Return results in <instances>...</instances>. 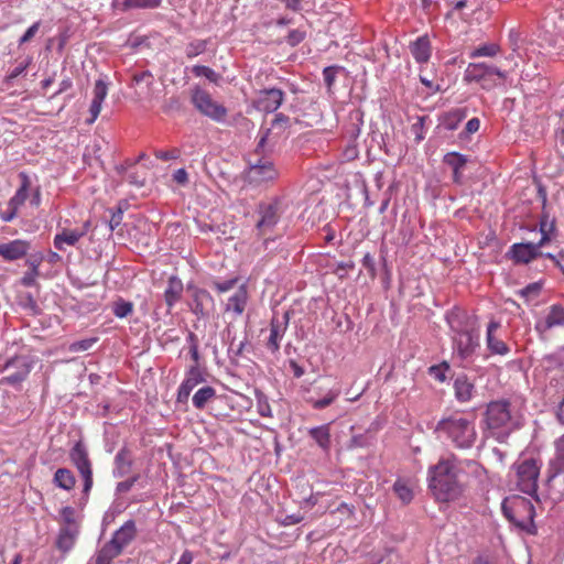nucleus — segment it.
Returning a JSON list of instances; mask_svg holds the SVG:
<instances>
[{"instance_id": "obj_36", "label": "nucleus", "mask_w": 564, "mask_h": 564, "mask_svg": "<svg viewBox=\"0 0 564 564\" xmlns=\"http://www.w3.org/2000/svg\"><path fill=\"white\" fill-rule=\"evenodd\" d=\"M80 238L83 237L77 228H63L58 234L55 235L53 242L57 250H64V245L75 246L80 240Z\"/></svg>"}, {"instance_id": "obj_9", "label": "nucleus", "mask_w": 564, "mask_h": 564, "mask_svg": "<svg viewBox=\"0 0 564 564\" xmlns=\"http://www.w3.org/2000/svg\"><path fill=\"white\" fill-rule=\"evenodd\" d=\"M280 173L274 163L267 158H259L254 162H249L245 172V181L254 186H261L278 180Z\"/></svg>"}, {"instance_id": "obj_42", "label": "nucleus", "mask_w": 564, "mask_h": 564, "mask_svg": "<svg viewBox=\"0 0 564 564\" xmlns=\"http://www.w3.org/2000/svg\"><path fill=\"white\" fill-rule=\"evenodd\" d=\"M116 557H118V555L104 544L102 547L96 552L88 564H111Z\"/></svg>"}, {"instance_id": "obj_57", "label": "nucleus", "mask_w": 564, "mask_h": 564, "mask_svg": "<svg viewBox=\"0 0 564 564\" xmlns=\"http://www.w3.org/2000/svg\"><path fill=\"white\" fill-rule=\"evenodd\" d=\"M45 260V256L43 252L31 253L25 261V264L29 267V270L33 273H40V265Z\"/></svg>"}, {"instance_id": "obj_16", "label": "nucleus", "mask_w": 564, "mask_h": 564, "mask_svg": "<svg viewBox=\"0 0 564 564\" xmlns=\"http://www.w3.org/2000/svg\"><path fill=\"white\" fill-rule=\"evenodd\" d=\"M284 91L279 88H264L258 91L254 107L263 112H275L284 101Z\"/></svg>"}, {"instance_id": "obj_21", "label": "nucleus", "mask_w": 564, "mask_h": 564, "mask_svg": "<svg viewBox=\"0 0 564 564\" xmlns=\"http://www.w3.org/2000/svg\"><path fill=\"white\" fill-rule=\"evenodd\" d=\"M454 397L458 403H467L476 395V387L466 375H458L453 382Z\"/></svg>"}, {"instance_id": "obj_51", "label": "nucleus", "mask_w": 564, "mask_h": 564, "mask_svg": "<svg viewBox=\"0 0 564 564\" xmlns=\"http://www.w3.org/2000/svg\"><path fill=\"white\" fill-rule=\"evenodd\" d=\"M341 69L343 67L337 65L327 66L323 69L324 83L328 93H332V88L336 82L337 74Z\"/></svg>"}, {"instance_id": "obj_35", "label": "nucleus", "mask_w": 564, "mask_h": 564, "mask_svg": "<svg viewBox=\"0 0 564 564\" xmlns=\"http://www.w3.org/2000/svg\"><path fill=\"white\" fill-rule=\"evenodd\" d=\"M19 178L21 181V184L17 189L15 194L8 202L9 207H14L17 209H19L28 199L29 191L31 187V180L25 172H20Z\"/></svg>"}, {"instance_id": "obj_26", "label": "nucleus", "mask_w": 564, "mask_h": 564, "mask_svg": "<svg viewBox=\"0 0 564 564\" xmlns=\"http://www.w3.org/2000/svg\"><path fill=\"white\" fill-rule=\"evenodd\" d=\"M499 327L500 323L498 321L491 319L489 322L486 334L487 347L491 354L505 356L510 351L508 345L494 335Z\"/></svg>"}, {"instance_id": "obj_63", "label": "nucleus", "mask_w": 564, "mask_h": 564, "mask_svg": "<svg viewBox=\"0 0 564 564\" xmlns=\"http://www.w3.org/2000/svg\"><path fill=\"white\" fill-rule=\"evenodd\" d=\"M41 26V21L34 22L26 31L25 33L20 37L19 40V46L30 42L39 32Z\"/></svg>"}, {"instance_id": "obj_39", "label": "nucleus", "mask_w": 564, "mask_h": 564, "mask_svg": "<svg viewBox=\"0 0 564 564\" xmlns=\"http://www.w3.org/2000/svg\"><path fill=\"white\" fill-rule=\"evenodd\" d=\"M54 484L64 490H72L75 487L76 479L72 470L68 468H58L54 474Z\"/></svg>"}, {"instance_id": "obj_30", "label": "nucleus", "mask_w": 564, "mask_h": 564, "mask_svg": "<svg viewBox=\"0 0 564 564\" xmlns=\"http://www.w3.org/2000/svg\"><path fill=\"white\" fill-rule=\"evenodd\" d=\"M409 48L416 63L423 64L429 62L432 47L427 35L417 37L410 44Z\"/></svg>"}, {"instance_id": "obj_14", "label": "nucleus", "mask_w": 564, "mask_h": 564, "mask_svg": "<svg viewBox=\"0 0 564 564\" xmlns=\"http://www.w3.org/2000/svg\"><path fill=\"white\" fill-rule=\"evenodd\" d=\"M137 525L133 520L126 521L118 530L115 531L110 541L105 543L118 556L123 550L135 539Z\"/></svg>"}, {"instance_id": "obj_56", "label": "nucleus", "mask_w": 564, "mask_h": 564, "mask_svg": "<svg viewBox=\"0 0 564 564\" xmlns=\"http://www.w3.org/2000/svg\"><path fill=\"white\" fill-rule=\"evenodd\" d=\"M449 370V366L447 362H442L440 365H434L429 368V373L435 380L440 382H444L446 380V372Z\"/></svg>"}, {"instance_id": "obj_27", "label": "nucleus", "mask_w": 564, "mask_h": 564, "mask_svg": "<svg viewBox=\"0 0 564 564\" xmlns=\"http://www.w3.org/2000/svg\"><path fill=\"white\" fill-rule=\"evenodd\" d=\"M364 124V112L360 109L349 111L347 122L344 128L345 138L349 141H356L361 132Z\"/></svg>"}, {"instance_id": "obj_12", "label": "nucleus", "mask_w": 564, "mask_h": 564, "mask_svg": "<svg viewBox=\"0 0 564 564\" xmlns=\"http://www.w3.org/2000/svg\"><path fill=\"white\" fill-rule=\"evenodd\" d=\"M446 321L452 335H460L480 330L478 317L458 307H454L446 314Z\"/></svg>"}, {"instance_id": "obj_37", "label": "nucleus", "mask_w": 564, "mask_h": 564, "mask_svg": "<svg viewBox=\"0 0 564 564\" xmlns=\"http://www.w3.org/2000/svg\"><path fill=\"white\" fill-rule=\"evenodd\" d=\"M538 195L542 202V215H541L540 223H539L540 231H555L556 230L555 219L550 218V215L546 212V202H547L546 191L541 185H539Z\"/></svg>"}, {"instance_id": "obj_64", "label": "nucleus", "mask_w": 564, "mask_h": 564, "mask_svg": "<svg viewBox=\"0 0 564 564\" xmlns=\"http://www.w3.org/2000/svg\"><path fill=\"white\" fill-rule=\"evenodd\" d=\"M154 155L156 159L162 161H172L176 160L180 156V150L174 148L172 150L163 151V150H156L154 152Z\"/></svg>"}, {"instance_id": "obj_1", "label": "nucleus", "mask_w": 564, "mask_h": 564, "mask_svg": "<svg viewBox=\"0 0 564 564\" xmlns=\"http://www.w3.org/2000/svg\"><path fill=\"white\" fill-rule=\"evenodd\" d=\"M464 466L470 469H478L477 462L460 460L455 454L441 457L438 462L429 468V488L437 501L449 502L459 499L465 485L462 480Z\"/></svg>"}, {"instance_id": "obj_53", "label": "nucleus", "mask_w": 564, "mask_h": 564, "mask_svg": "<svg viewBox=\"0 0 564 564\" xmlns=\"http://www.w3.org/2000/svg\"><path fill=\"white\" fill-rule=\"evenodd\" d=\"M427 117H417L416 121L411 126V132L414 135L415 141L419 143L425 138V121Z\"/></svg>"}, {"instance_id": "obj_4", "label": "nucleus", "mask_w": 564, "mask_h": 564, "mask_svg": "<svg viewBox=\"0 0 564 564\" xmlns=\"http://www.w3.org/2000/svg\"><path fill=\"white\" fill-rule=\"evenodd\" d=\"M191 102L200 115L216 123H225L227 121L228 109L223 104L216 101L206 89L194 86L191 89Z\"/></svg>"}, {"instance_id": "obj_7", "label": "nucleus", "mask_w": 564, "mask_h": 564, "mask_svg": "<svg viewBox=\"0 0 564 564\" xmlns=\"http://www.w3.org/2000/svg\"><path fill=\"white\" fill-rule=\"evenodd\" d=\"M513 469L516 470L517 488L539 501L536 491L540 465L538 464V460L534 458L518 460L513 464Z\"/></svg>"}, {"instance_id": "obj_47", "label": "nucleus", "mask_w": 564, "mask_h": 564, "mask_svg": "<svg viewBox=\"0 0 564 564\" xmlns=\"http://www.w3.org/2000/svg\"><path fill=\"white\" fill-rule=\"evenodd\" d=\"M542 288H543L542 281L533 282V283L528 284L525 288L521 289L518 292V294L521 297H523L527 302H530L531 300H534L540 295Z\"/></svg>"}, {"instance_id": "obj_25", "label": "nucleus", "mask_w": 564, "mask_h": 564, "mask_svg": "<svg viewBox=\"0 0 564 564\" xmlns=\"http://www.w3.org/2000/svg\"><path fill=\"white\" fill-rule=\"evenodd\" d=\"M290 126V118L285 116L282 112H279L274 116V119L272 120L271 128H263L261 127L259 134L260 139L258 141L257 148H256V154H262L264 152V147L267 144V141L269 139V135L271 133L272 129H280L285 130Z\"/></svg>"}, {"instance_id": "obj_13", "label": "nucleus", "mask_w": 564, "mask_h": 564, "mask_svg": "<svg viewBox=\"0 0 564 564\" xmlns=\"http://www.w3.org/2000/svg\"><path fill=\"white\" fill-rule=\"evenodd\" d=\"M33 367V361L28 356H17L9 359L4 366L3 371L10 373L0 379L1 384L15 386L24 381Z\"/></svg>"}, {"instance_id": "obj_52", "label": "nucleus", "mask_w": 564, "mask_h": 564, "mask_svg": "<svg viewBox=\"0 0 564 564\" xmlns=\"http://www.w3.org/2000/svg\"><path fill=\"white\" fill-rule=\"evenodd\" d=\"M207 48V41L205 40H196L191 42L185 50L186 56L188 58H194L200 54H203Z\"/></svg>"}, {"instance_id": "obj_23", "label": "nucleus", "mask_w": 564, "mask_h": 564, "mask_svg": "<svg viewBox=\"0 0 564 564\" xmlns=\"http://www.w3.org/2000/svg\"><path fill=\"white\" fill-rule=\"evenodd\" d=\"M107 94H108L107 83L101 78L97 79L95 82V86L93 89V100H91V104L89 107L90 118L87 120L88 123L95 122L96 119L98 118V116L101 111L102 102H104L105 98L107 97Z\"/></svg>"}, {"instance_id": "obj_10", "label": "nucleus", "mask_w": 564, "mask_h": 564, "mask_svg": "<svg viewBox=\"0 0 564 564\" xmlns=\"http://www.w3.org/2000/svg\"><path fill=\"white\" fill-rule=\"evenodd\" d=\"M69 459L77 468L79 475L84 480L83 494L88 496L93 488V467L89 459L87 446L83 441H77L69 451Z\"/></svg>"}, {"instance_id": "obj_24", "label": "nucleus", "mask_w": 564, "mask_h": 564, "mask_svg": "<svg viewBox=\"0 0 564 564\" xmlns=\"http://www.w3.org/2000/svg\"><path fill=\"white\" fill-rule=\"evenodd\" d=\"M562 325H564V307L562 305L554 304L550 307L546 316L536 322L535 329L540 333H545L551 328Z\"/></svg>"}, {"instance_id": "obj_58", "label": "nucleus", "mask_w": 564, "mask_h": 564, "mask_svg": "<svg viewBox=\"0 0 564 564\" xmlns=\"http://www.w3.org/2000/svg\"><path fill=\"white\" fill-rule=\"evenodd\" d=\"M96 341H97L96 338H87V339L74 341L69 345V350L73 352L85 351V350L90 349Z\"/></svg>"}, {"instance_id": "obj_22", "label": "nucleus", "mask_w": 564, "mask_h": 564, "mask_svg": "<svg viewBox=\"0 0 564 564\" xmlns=\"http://www.w3.org/2000/svg\"><path fill=\"white\" fill-rule=\"evenodd\" d=\"M31 249V243L26 240L15 239L6 243H0V256L6 261H17L24 258L29 250Z\"/></svg>"}, {"instance_id": "obj_48", "label": "nucleus", "mask_w": 564, "mask_h": 564, "mask_svg": "<svg viewBox=\"0 0 564 564\" xmlns=\"http://www.w3.org/2000/svg\"><path fill=\"white\" fill-rule=\"evenodd\" d=\"M340 394L339 389H330L326 395L318 400H311V404L315 410H322L329 406Z\"/></svg>"}, {"instance_id": "obj_44", "label": "nucleus", "mask_w": 564, "mask_h": 564, "mask_svg": "<svg viewBox=\"0 0 564 564\" xmlns=\"http://www.w3.org/2000/svg\"><path fill=\"white\" fill-rule=\"evenodd\" d=\"M133 312V303L123 299H118L112 303V313L118 318H124Z\"/></svg>"}, {"instance_id": "obj_8", "label": "nucleus", "mask_w": 564, "mask_h": 564, "mask_svg": "<svg viewBox=\"0 0 564 564\" xmlns=\"http://www.w3.org/2000/svg\"><path fill=\"white\" fill-rule=\"evenodd\" d=\"M256 214L258 216L256 229L259 234L264 236L272 232L283 214V199L275 196L268 202H260Z\"/></svg>"}, {"instance_id": "obj_3", "label": "nucleus", "mask_w": 564, "mask_h": 564, "mask_svg": "<svg viewBox=\"0 0 564 564\" xmlns=\"http://www.w3.org/2000/svg\"><path fill=\"white\" fill-rule=\"evenodd\" d=\"M485 423L491 435L500 442L519 427V420L513 414L508 400L491 401L485 412Z\"/></svg>"}, {"instance_id": "obj_50", "label": "nucleus", "mask_w": 564, "mask_h": 564, "mask_svg": "<svg viewBox=\"0 0 564 564\" xmlns=\"http://www.w3.org/2000/svg\"><path fill=\"white\" fill-rule=\"evenodd\" d=\"M192 73L196 77H206L210 83L217 84L220 79V75L208 66L195 65L192 67Z\"/></svg>"}, {"instance_id": "obj_15", "label": "nucleus", "mask_w": 564, "mask_h": 564, "mask_svg": "<svg viewBox=\"0 0 564 564\" xmlns=\"http://www.w3.org/2000/svg\"><path fill=\"white\" fill-rule=\"evenodd\" d=\"M562 473H564V434L555 442V455L549 462L546 485L550 491L557 494L556 477Z\"/></svg>"}, {"instance_id": "obj_43", "label": "nucleus", "mask_w": 564, "mask_h": 564, "mask_svg": "<svg viewBox=\"0 0 564 564\" xmlns=\"http://www.w3.org/2000/svg\"><path fill=\"white\" fill-rule=\"evenodd\" d=\"M508 44L512 52L517 53L518 57H522V51H527V48H524V40L522 39L521 33L517 30H510Z\"/></svg>"}, {"instance_id": "obj_2", "label": "nucleus", "mask_w": 564, "mask_h": 564, "mask_svg": "<svg viewBox=\"0 0 564 564\" xmlns=\"http://www.w3.org/2000/svg\"><path fill=\"white\" fill-rule=\"evenodd\" d=\"M437 438L449 441L458 449H469L477 441L475 422L456 413L443 416L435 425Z\"/></svg>"}, {"instance_id": "obj_28", "label": "nucleus", "mask_w": 564, "mask_h": 564, "mask_svg": "<svg viewBox=\"0 0 564 564\" xmlns=\"http://www.w3.org/2000/svg\"><path fill=\"white\" fill-rule=\"evenodd\" d=\"M79 534V527H63L61 525L56 539V547L66 553L73 549Z\"/></svg>"}, {"instance_id": "obj_17", "label": "nucleus", "mask_w": 564, "mask_h": 564, "mask_svg": "<svg viewBox=\"0 0 564 564\" xmlns=\"http://www.w3.org/2000/svg\"><path fill=\"white\" fill-rule=\"evenodd\" d=\"M205 381V377L197 365H193L188 368L185 373V378L178 387L176 394V403L186 404L191 392L202 382Z\"/></svg>"}, {"instance_id": "obj_33", "label": "nucleus", "mask_w": 564, "mask_h": 564, "mask_svg": "<svg viewBox=\"0 0 564 564\" xmlns=\"http://www.w3.org/2000/svg\"><path fill=\"white\" fill-rule=\"evenodd\" d=\"M248 291L245 284H241L238 290L228 299L226 311L234 312L235 315L240 316L247 306Z\"/></svg>"}, {"instance_id": "obj_59", "label": "nucleus", "mask_w": 564, "mask_h": 564, "mask_svg": "<svg viewBox=\"0 0 564 564\" xmlns=\"http://www.w3.org/2000/svg\"><path fill=\"white\" fill-rule=\"evenodd\" d=\"M306 37V32L300 29L291 30L286 36V43L290 46H296Z\"/></svg>"}, {"instance_id": "obj_46", "label": "nucleus", "mask_w": 564, "mask_h": 564, "mask_svg": "<svg viewBox=\"0 0 564 564\" xmlns=\"http://www.w3.org/2000/svg\"><path fill=\"white\" fill-rule=\"evenodd\" d=\"M499 51H500L499 45H497L495 43H487V44H484V45H480V46L474 48L469 53V57L470 58H476V57H480V56L492 57V56L497 55Z\"/></svg>"}, {"instance_id": "obj_62", "label": "nucleus", "mask_w": 564, "mask_h": 564, "mask_svg": "<svg viewBox=\"0 0 564 564\" xmlns=\"http://www.w3.org/2000/svg\"><path fill=\"white\" fill-rule=\"evenodd\" d=\"M111 216L109 219V229L113 231L120 224L122 223L123 209L121 206H118L116 210H109Z\"/></svg>"}, {"instance_id": "obj_5", "label": "nucleus", "mask_w": 564, "mask_h": 564, "mask_svg": "<svg viewBox=\"0 0 564 564\" xmlns=\"http://www.w3.org/2000/svg\"><path fill=\"white\" fill-rule=\"evenodd\" d=\"M501 510L511 523L521 529L527 528L535 514L532 502L518 495L507 497L501 503Z\"/></svg>"}, {"instance_id": "obj_20", "label": "nucleus", "mask_w": 564, "mask_h": 564, "mask_svg": "<svg viewBox=\"0 0 564 564\" xmlns=\"http://www.w3.org/2000/svg\"><path fill=\"white\" fill-rule=\"evenodd\" d=\"M289 321V312H285L281 319L278 317H272L270 323V335L265 343L267 349L272 354H275L280 350V343L288 329Z\"/></svg>"}, {"instance_id": "obj_55", "label": "nucleus", "mask_w": 564, "mask_h": 564, "mask_svg": "<svg viewBox=\"0 0 564 564\" xmlns=\"http://www.w3.org/2000/svg\"><path fill=\"white\" fill-rule=\"evenodd\" d=\"M451 6H453V11H458L462 14L465 9H468L470 11V13H474L479 7V1L478 0H456L453 3H451Z\"/></svg>"}, {"instance_id": "obj_32", "label": "nucleus", "mask_w": 564, "mask_h": 564, "mask_svg": "<svg viewBox=\"0 0 564 564\" xmlns=\"http://www.w3.org/2000/svg\"><path fill=\"white\" fill-rule=\"evenodd\" d=\"M184 284L176 275H171L167 280V286L164 291V301L169 310H171L182 297Z\"/></svg>"}, {"instance_id": "obj_40", "label": "nucleus", "mask_w": 564, "mask_h": 564, "mask_svg": "<svg viewBox=\"0 0 564 564\" xmlns=\"http://www.w3.org/2000/svg\"><path fill=\"white\" fill-rule=\"evenodd\" d=\"M464 118L465 112L460 109H455L443 117L442 124L446 130L453 131L457 129Z\"/></svg>"}, {"instance_id": "obj_11", "label": "nucleus", "mask_w": 564, "mask_h": 564, "mask_svg": "<svg viewBox=\"0 0 564 564\" xmlns=\"http://www.w3.org/2000/svg\"><path fill=\"white\" fill-rule=\"evenodd\" d=\"M188 307L197 318L208 317L215 310V301L212 294L194 283H187Z\"/></svg>"}, {"instance_id": "obj_54", "label": "nucleus", "mask_w": 564, "mask_h": 564, "mask_svg": "<svg viewBox=\"0 0 564 564\" xmlns=\"http://www.w3.org/2000/svg\"><path fill=\"white\" fill-rule=\"evenodd\" d=\"M61 518L63 527H79V523L75 519V509L73 507L66 506L61 509Z\"/></svg>"}, {"instance_id": "obj_49", "label": "nucleus", "mask_w": 564, "mask_h": 564, "mask_svg": "<svg viewBox=\"0 0 564 564\" xmlns=\"http://www.w3.org/2000/svg\"><path fill=\"white\" fill-rule=\"evenodd\" d=\"M393 491L403 503H409L413 499L412 489L402 480H397L394 482Z\"/></svg>"}, {"instance_id": "obj_6", "label": "nucleus", "mask_w": 564, "mask_h": 564, "mask_svg": "<svg viewBox=\"0 0 564 564\" xmlns=\"http://www.w3.org/2000/svg\"><path fill=\"white\" fill-rule=\"evenodd\" d=\"M507 78V72L495 65L486 63H469L464 79L468 83H478L482 89L490 90Z\"/></svg>"}, {"instance_id": "obj_18", "label": "nucleus", "mask_w": 564, "mask_h": 564, "mask_svg": "<svg viewBox=\"0 0 564 564\" xmlns=\"http://www.w3.org/2000/svg\"><path fill=\"white\" fill-rule=\"evenodd\" d=\"M479 332L452 335L453 349L462 360L470 358L479 347Z\"/></svg>"}, {"instance_id": "obj_34", "label": "nucleus", "mask_w": 564, "mask_h": 564, "mask_svg": "<svg viewBox=\"0 0 564 564\" xmlns=\"http://www.w3.org/2000/svg\"><path fill=\"white\" fill-rule=\"evenodd\" d=\"M133 459L127 447H122L115 456L113 476L122 478L127 476L132 468Z\"/></svg>"}, {"instance_id": "obj_29", "label": "nucleus", "mask_w": 564, "mask_h": 564, "mask_svg": "<svg viewBox=\"0 0 564 564\" xmlns=\"http://www.w3.org/2000/svg\"><path fill=\"white\" fill-rule=\"evenodd\" d=\"M308 436L317 444L323 453L328 454L332 447L330 424L311 427Z\"/></svg>"}, {"instance_id": "obj_45", "label": "nucleus", "mask_w": 564, "mask_h": 564, "mask_svg": "<svg viewBox=\"0 0 564 564\" xmlns=\"http://www.w3.org/2000/svg\"><path fill=\"white\" fill-rule=\"evenodd\" d=\"M443 162L453 171L462 170L467 163V158L458 152H449L444 155Z\"/></svg>"}, {"instance_id": "obj_61", "label": "nucleus", "mask_w": 564, "mask_h": 564, "mask_svg": "<svg viewBox=\"0 0 564 564\" xmlns=\"http://www.w3.org/2000/svg\"><path fill=\"white\" fill-rule=\"evenodd\" d=\"M361 263H362V267L367 270L370 278L375 279L377 275L375 257L372 254H370L369 252H367L364 256Z\"/></svg>"}, {"instance_id": "obj_31", "label": "nucleus", "mask_w": 564, "mask_h": 564, "mask_svg": "<svg viewBox=\"0 0 564 564\" xmlns=\"http://www.w3.org/2000/svg\"><path fill=\"white\" fill-rule=\"evenodd\" d=\"M547 55H562L564 52V37L545 31L539 44Z\"/></svg>"}, {"instance_id": "obj_19", "label": "nucleus", "mask_w": 564, "mask_h": 564, "mask_svg": "<svg viewBox=\"0 0 564 564\" xmlns=\"http://www.w3.org/2000/svg\"><path fill=\"white\" fill-rule=\"evenodd\" d=\"M542 254L543 252L538 250V246H533V242H519L513 243L506 256L511 259L514 264H527L538 257H542Z\"/></svg>"}, {"instance_id": "obj_38", "label": "nucleus", "mask_w": 564, "mask_h": 564, "mask_svg": "<svg viewBox=\"0 0 564 564\" xmlns=\"http://www.w3.org/2000/svg\"><path fill=\"white\" fill-rule=\"evenodd\" d=\"M215 399L216 390L210 386H204L194 393L192 402L195 409L204 410Z\"/></svg>"}, {"instance_id": "obj_41", "label": "nucleus", "mask_w": 564, "mask_h": 564, "mask_svg": "<svg viewBox=\"0 0 564 564\" xmlns=\"http://www.w3.org/2000/svg\"><path fill=\"white\" fill-rule=\"evenodd\" d=\"M162 0H123V10L131 9H156L161 7Z\"/></svg>"}, {"instance_id": "obj_60", "label": "nucleus", "mask_w": 564, "mask_h": 564, "mask_svg": "<svg viewBox=\"0 0 564 564\" xmlns=\"http://www.w3.org/2000/svg\"><path fill=\"white\" fill-rule=\"evenodd\" d=\"M140 479V475L135 474L132 477L120 481L116 486L117 494H126L131 490V488L134 486V484Z\"/></svg>"}]
</instances>
